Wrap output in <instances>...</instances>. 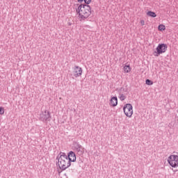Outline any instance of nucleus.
<instances>
[{"instance_id": "1", "label": "nucleus", "mask_w": 178, "mask_h": 178, "mask_svg": "<svg viewBox=\"0 0 178 178\" xmlns=\"http://www.w3.org/2000/svg\"><path fill=\"white\" fill-rule=\"evenodd\" d=\"M76 12L79 15L78 19L79 22H84L91 16V6L81 3L79 6Z\"/></svg>"}, {"instance_id": "2", "label": "nucleus", "mask_w": 178, "mask_h": 178, "mask_svg": "<svg viewBox=\"0 0 178 178\" xmlns=\"http://www.w3.org/2000/svg\"><path fill=\"white\" fill-rule=\"evenodd\" d=\"M56 161V165L58 166L61 170H66V169L70 168L72 165V163L65 152H60V154L57 156Z\"/></svg>"}, {"instance_id": "3", "label": "nucleus", "mask_w": 178, "mask_h": 178, "mask_svg": "<svg viewBox=\"0 0 178 178\" xmlns=\"http://www.w3.org/2000/svg\"><path fill=\"white\" fill-rule=\"evenodd\" d=\"M51 113L47 110L44 111H42L39 116V120H41V122H43V123H45L47 124L48 122H51Z\"/></svg>"}, {"instance_id": "4", "label": "nucleus", "mask_w": 178, "mask_h": 178, "mask_svg": "<svg viewBox=\"0 0 178 178\" xmlns=\"http://www.w3.org/2000/svg\"><path fill=\"white\" fill-rule=\"evenodd\" d=\"M166 49H168V45L166 44H159L156 49V51L154 52V56H159V55L165 54Z\"/></svg>"}, {"instance_id": "5", "label": "nucleus", "mask_w": 178, "mask_h": 178, "mask_svg": "<svg viewBox=\"0 0 178 178\" xmlns=\"http://www.w3.org/2000/svg\"><path fill=\"white\" fill-rule=\"evenodd\" d=\"M168 162L172 168L178 167V156L177 155H170L168 159Z\"/></svg>"}, {"instance_id": "6", "label": "nucleus", "mask_w": 178, "mask_h": 178, "mask_svg": "<svg viewBox=\"0 0 178 178\" xmlns=\"http://www.w3.org/2000/svg\"><path fill=\"white\" fill-rule=\"evenodd\" d=\"M123 111L127 118H131L133 115V106L131 104H125L123 107Z\"/></svg>"}, {"instance_id": "7", "label": "nucleus", "mask_w": 178, "mask_h": 178, "mask_svg": "<svg viewBox=\"0 0 178 178\" xmlns=\"http://www.w3.org/2000/svg\"><path fill=\"white\" fill-rule=\"evenodd\" d=\"M73 76L74 77H81V76L83 74V69L78 65H75L73 67Z\"/></svg>"}, {"instance_id": "8", "label": "nucleus", "mask_w": 178, "mask_h": 178, "mask_svg": "<svg viewBox=\"0 0 178 178\" xmlns=\"http://www.w3.org/2000/svg\"><path fill=\"white\" fill-rule=\"evenodd\" d=\"M74 148L79 155H83L84 154V147L80 145L79 142H74Z\"/></svg>"}, {"instance_id": "9", "label": "nucleus", "mask_w": 178, "mask_h": 178, "mask_svg": "<svg viewBox=\"0 0 178 178\" xmlns=\"http://www.w3.org/2000/svg\"><path fill=\"white\" fill-rule=\"evenodd\" d=\"M67 158L69 159L70 162H76V153H74V152L73 151H70L67 155Z\"/></svg>"}, {"instance_id": "10", "label": "nucleus", "mask_w": 178, "mask_h": 178, "mask_svg": "<svg viewBox=\"0 0 178 178\" xmlns=\"http://www.w3.org/2000/svg\"><path fill=\"white\" fill-rule=\"evenodd\" d=\"M111 106H116L118 105V97H113L110 100Z\"/></svg>"}, {"instance_id": "11", "label": "nucleus", "mask_w": 178, "mask_h": 178, "mask_svg": "<svg viewBox=\"0 0 178 178\" xmlns=\"http://www.w3.org/2000/svg\"><path fill=\"white\" fill-rule=\"evenodd\" d=\"M122 91H124V88H121L119 90L120 99V101H124V99H126V96L122 93Z\"/></svg>"}, {"instance_id": "12", "label": "nucleus", "mask_w": 178, "mask_h": 178, "mask_svg": "<svg viewBox=\"0 0 178 178\" xmlns=\"http://www.w3.org/2000/svg\"><path fill=\"white\" fill-rule=\"evenodd\" d=\"M123 69L125 73H130V72H131V67H130V65H125Z\"/></svg>"}, {"instance_id": "13", "label": "nucleus", "mask_w": 178, "mask_h": 178, "mask_svg": "<svg viewBox=\"0 0 178 178\" xmlns=\"http://www.w3.org/2000/svg\"><path fill=\"white\" fill-rule=\"evenodd\" d=\"M147 15V16H149L150 17H156V14L152 11H148Z\"/></svg>"}, {"instance_id": "14", "label": "nucleus", "mask_w": 178, "mask_h": 178, "mask_svg": "<svg viewBox=\"0 0 178 178\" xmlns=\"http://www.w3.org/2000/svg\"><path fill=\"white\" fill-rule=\"evenodd\" d=\"M165 26L163 24L159 25V31H163V30H165Z\"/></svg>"}, {"instance_id": "15", "label": "nucleus", "mask_w": 178, "mask_h": 178, "mask_svg": "<svg viewBox=\"0 0 178 178\" xmlns=\"http://www.w3.org/2000/svg\"><path fill=\"white\" fill-rule=\"evenodd\" d=\"M145 83L147 86H152V84H154V82L149 79H147Z\"/></svg>"}, {"instance_id": "16", "label": "nucleus", "mask_w": 178, "mask_h": 178, "mask_svg": "<svg viewBox=\"0 0 178 178\" xmlns=\"http://www.w3.org/2000/svg\"><path fill=\"white\" fill-rule=\"evenodd\" d=\"M3 113H5V108L0 107V115H3Z\"/></svg>"}, {"instance_id": "17", "label": "nucleus", "mask_w": 178, "mask_h": 178, "mask_svg": "<svg viewBox=\"0 0 178 178\" xmlns=\"http://www.w3.org/2000/svg\"><path fill=\"white\" fill-rule=\"evenodd\" d=\"M85 2V5H90L91 3V0H83Z\"/></svg>"}, {"instance_id": "18", "label": "nucleus", "mask_w": 178, "mask_h": 178, "mask_svg": "<svg viewBox=\"0 0 178 178\" xmlns=\"http://www.w3.org/2000/svg\"><path fill=\"white\" fill-rule=\"evenodd\" d=\"M140 24H141L142 26H144V25L145 24V22L144 20H141V21H140Z\"/></svg>"}, {"instance_id": "19", "label": "nucleus", "mask_w": 178, "mask_h": 178, "mask_svg": "<svg viewBox=\"0 0 178 178\" xmlns=\"http://www.w3.org/2000/svg\"><path fill=\"white\" fill-rule=\"evenodd\" d=\"M83 1H84V0H77V1L79 2L80 3H81V2H83Z\"/></svg>"}]
</instances>
